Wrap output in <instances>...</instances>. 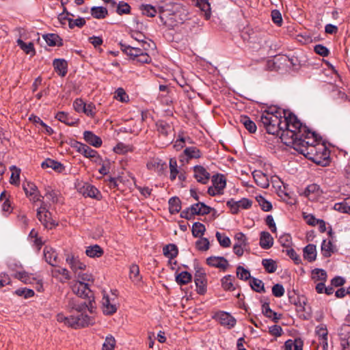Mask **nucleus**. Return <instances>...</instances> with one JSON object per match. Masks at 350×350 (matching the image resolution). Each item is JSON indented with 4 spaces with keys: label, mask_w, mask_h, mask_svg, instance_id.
<instances>
[{
    "label": "nucleus",
    "mask_w": 350,
    "mask_h": 350,
    "mask_svg": "<svg viewBox=\"0 0 350 350\" xmlns=\"http://www.w3.org/2000/svg\"><path fill=\"white\" fill-rule=\"evenodd\" d=\"M116 12L119 15L130 14L131 6L123 1H120L117 5Z\"/></svg>",
    "instance_id": "nucleus-52"
},
{
    "label": "nucleus",
    "mask_w": 350,
    "mask_h": 350,
    "mask_svg": "<svg viewBox=\"0 0 350 350\" xmlns=\"http://www.w3.org/2000/svg\"><path fill=\"white\" fill-rule=\"evenodd\" d=\"M169 167L170 171V179L172 181L175 180L177 176L181 183L186 180V172L184 169L178 167L177 161L175 158H171L170 159Z\"/></svg>",
    "instance_id": "nucleus-9"
},
{
    "label": "nucleus",
    "mask_w": 350,
    "mask_h": 350,
    "mask_svg": "<svg viewBox=\"0 0 350 350\" xmlns=\"http://www.w3.org/2000/svg\"><path fill=\"white\" fill-rule=\"evenodd\" d=\"M283 119V111L269 108L260 115V126L262 125L269 134L280 136Z\"/></svg>",
    "instance_id": "nucleus-4"
},
{
    "label": "nucleus",
    "mask_w": 350,
    "mask_h": 350,
    "mask_svg": "<svg viewBox=\"0 0 350 350\" xmlns=\"http://www.w3.org/2000/svg\"><path fill=\"white\" fill-rule=\"evenodd\" d=\"M15 278L21 280L25 283H31L32 280H34L35 278L32 276L31 274L26 271H18L15 273Z\"/></svg>",
    "instance_id": "nucleus-49"
},
{
    "label": "nucleus",
    "mask_w": 350,
    "mask_h": 350,
    "mask_svg": "<svg viewBox=\"0 0 350 350\" xmlns=\"http://www.w3.org/2000/svg\"><path fill=\"white\" fill-rule=\"evenodd\" d=\"M239 122L250 133H254L256 131V124L247 116H241L239 117Z\"/></svg>",
    "instance_id": "nucleus-31"
},
{
    "label": "nucleus",
    "mask_w": 350,
    "mask_h": 350,
    "mask_svg": "<svg viewBox=\"0 0 350 350\" xmlns=\"http://www.w3.org/2000/svg\"><path fill=\"white\" fill-rule=\"evenodd\" d=\"M115 345V338L111 335L107 336L103 345L102 350H114Z\"/></svg>",
    "instance_id": "nucleus-55"
},
{
    "label": "nucleus",
    "mask_w": 350,
    "mask_h": 350,
    "mask_svg": "<svg viewBox=\"0 0 350 350\" xmlns=\"http://www.w3.org/2000/svg\"><path fill=\"white\" fill-rule=\"evenodd\" d=\"M304 252V258L305 260L311 262L316 260L317 258V249L316 245L314 244H308L307 245L303 250Z\"/></svg>",
    "instance_id": "nucleus-24"
},
{
    "label": "nucleus",
    "mask_w": 350,
    "mask_h": 350,
    "mask_svg": "<svg viewBox=\"0 0 350 350\" xmlns=\"http://www.w3.org/2000/svg\"><path fill=\"white\" fill-rule=\"evenodd\" d=\"M195 284L198 294L203 295L206 291V275L202 269L197 270L195 274Z\"/></svg>",
    "instance_id": "nucleus-12"
},
{
    "label": "nucleus",
    "mask_w": 350,
    "mask_h": 350,
    "mask_svg": "<svg viewBox=\"0 0 350 350\" xmlns=\"http://www.w3.org/2000/svg\"><path fill=\"white\" fill-rule=\"evenodd\" d=\"M139 10L144 16L148 17H154L159 13V8H156L150 4H142L139 6Z\"/></svg>",
    "instance_id": "nucleus-30"
},
{
    "label": "nucleus",
    "mask_w": 350,
    "mask_h": 350,
    "mask_svg": "<svg viewBox=\"0 0 350 350\" xmlns=\"http://www.w3.org/2000/svg\"><path fill=\"white\" fill-rule=\"evenodd\" d=\"M130 278L134 282H139L141 280L139 276V268L137 265H132L130 267Z\"/></svg>",
    "instance_id": "nucleus-59"
},
{
    "label": "nucleus",
    "mask_w": 350,
    "mask_h": 350,
    "mask_svg": "<svg viewBox=\"0 0 350 350\" xmlns=\"http://www.w3.org/2000/svg\"><path fill=\"white\" fill-rule=\"evenodd\" d=\"M334 252V246L332 242L329 240H323L321 244V252L322 255L325 257L331 256L332 254Z\"/></svg>",
    "instance_id": "nucleus-37"
},
{
    "label": "nucleus",
    "mask_w": 350,
    "mask_h": 350,
    "mask_svg": "<svg viewBox=\"0 0 350 350\" xmlns=\"http://www.w3.org/2000/svg\"><path fill=\"white\" fill-rule=\"evenodd\" d=\"M92 301H90V302L87 304L86 301L79 302L75 299H69L67 304V309L71 314L65 316L63 313H59L57 315V321L74 329H79L93 325L94 323V318L84 314L83 313L87 309L90 312H92Z\"/></svg>",
    "instance_id": "nucleus-1"
},
{
    "label": "nucleus",
    "mask_w": 350,
    "mask_h": 350,
    "mask_svg": "<svg viewBox=\"0 0 350 350\" xmlns=\"http://www.w3.org/2000/svg\"><path fill=\"white\" fill-rule=\"evenodd\" d=\"M237 276L242 280H247L251 278L250 272L242 266L237 267Z\"/></svg>",
    "instance_id": "nucleus-54"
},
{
    "label": "nucleus",
    "mask_w": 350,
    "mask_h": 350,
    "mask_svg": "<svg viewBox=\"0 0 350 350\" xmlns=\"http://www.w3.org/2000/svg\"><path fill=\"white\" fill-rule=\"evenodd\" d=\"M209 241L206 238H202L196 242V247L200 251H206L209 249Z\"/></svg>",
    "instance_id": "nucleus-63"
},
{
    "label": "nucleus",
    "mask_w": 350,
    "mask_h": 350,
    "mask_svg": "<svg viewBox=\"0 0 350 350\" xmlns=\"http://www.w3.org/2000/svg\"><path fill=\"white\" fill-rule=\"evenodd\" d=\"M73 147L76 148L77 152L83 155V157L92 159V161L97 164L101 163L102 158L98 154V152L91 148L88 145L79 142H76Z\"/></svg>",
    "instance_id": "nucleus-8"
},
{
    "label": "nucleus",
    "mask_w": 350,
    "mask_h": 350,
    "mask_svg": "<svg viewBox=\"0 0 350 350\" xmlns=\"http://www.w3.org/2000/svg\"><path fill=\"white\" fill-rule=\"evenodd\" d=\"M272 294L275 297H281L284 295V288L283 287V286L280 284H276L275 285L273 286L272 287Z\"/></svg>",
    "instance_id": "nucleus-64"
},
{
    "label": "nucleus",
    "mask_w": 350,
    "mask_h": 350,
    "mask_svg": "<svg viewBox=\"0 0 350 350\" xmlns=\"http://www.w3.org/2000/svg\"><path fill=\"white\" fill-rule=\"evenodd\" d=\"M283 113L284 119L280 137L287 146H293L300 136L304 135L307 127L302 124L294 113L285 110H283Z\"/></svg>",
    "instance_id": "nucleus-3"
},
{
    "label": "nucleus",
    "mask_w": 350,
    "mask_h": 350,
    "mask_svg": "<svg viewBox=\"0 0 350 350\" xmlns=\"http://www.w3.org/2000/svg\"><path fill=\"white\" fill-rule=\"evenodd\" d=\"M83 139L90 145L98 148L102 145V139L100 137L96 135L93 132L85 131L83 132Z\"/></svg>",
    "instance_id": "nucleus-17"
},
{
    "label": "nucleus",
    "mask_w": 350,
    "mask_h": 350,
    "mask_svg": "<svg viewBox=\"0 0 350 350\" xmlns=\"http://www.w3.org/2000/svg\"><path fill=\"white\" fill-rule=\"evenodd\" d=\"M72 291L75 294H76L78 297L81 298H88L89 301H92L93 302L92 293L89 288L88 284L83 282H76L72 286Z\"/></svg>",
    "instance_id": "nucleus-10"
},
{
    "label": "nucleus",
    "mask_w": 350,
    "mask_h": 350,
    "mask_svg": "<svg viewBox=\"0 0 350 350\" xmlns=\"http://www.w3.org/2000/svg\"><path fill=\"white\" fill-rule=\"evenodd\" d=\"M53 65L58 75L64 77L68 72V63L64 59H55Z\"/></svg>",
    "instance_id": "nucleus-20"
},
{
    "label": "nucleus",
    "mask_w": 350,
    "mask_h": 350,
    "mask_svg": "<svg viewBox=\"0 0 350 350\" xmlns=\"http://www.w3.org/2000/svg\"><path fill=\"white\" fill-rule=\"evenodd\" d=\"M301 154L317 165L327 166L329 163L330 151L323 143H317L316 146H310L307 149H301Z\"/></svg>",
    "instance_id": "nucleus-5"
},
{
    "label": "nucleus",
    "mask_w": 350,
    "mask_h": 350,
    "mask_svg": "<svg viewBox=\"0 0 350 350\" xmlns=\"http://www.w3.org/2000/svg\"><path fill=\"white\" fill-rule=\"evenodd\" d=\"M320 193V187L317 184H311L304 190V194L309 200H314Z\"/></svg>",
    "instance_id": "nucleus-28"
},
{
    "label": "nucleus",
    "mask_w": 350,
    "mask_h": 350,
    "mask_svg": "<svg viewBox=\"0 0 350 350\" xmlns=\"http://www.w3.org/2000/svg\"><path fill=\"white\" fill-rule=\"evenodd\" d=\"M23 188L27 196L29 195H33L39 191L36 185L31 182L23 183Z\"/></svg>",
    "instance_id": "nucleus-51"
},
{
    "label": "nucleus",
    "mask_w": 350,
    "mask_h": 350,
    "mask_svg": "<svg viewBox=\"0 0 350 350\" xmlns=\"http://www.w3.org/2000/svg\"><path fill=\"white\" fill-rule=\"evenodd\" d=\"M318 141V136L314 132L310 131L307 128V131L304 132L303 137H299L292 146L293 148L301 154V149H307L310 146H316Z\"/></svg>",
    "instance_id": "nucleus-6"
},
{
    "label": "nucleus",
    "mask_w": 350,
    "mask_h": 350,
    "mask_svg": "<svg viewBox=\"0 0 350 350\" xmlns=\"http://www.w3.org/2000/svg\"><path fill=\"white\" fill-rule=\"evenodd\" d=\"M66 262L69 265L70 269L75 273L79 271H83L85 269L86 265L82 262L78 256L73 254H67L66 257Z\"/></svg>",
    "instance_id": "nucleus-11"
},
{
    "label": "nucleus",
    "mask_w": 350,
    "mask_h": 350,
    "mask_svg": "<svg viewBox=\"0 0 350 350\" xmlns=\"http://www.w3.org/2000/svg\"><path fill=\"white\" fill-rule=\"evenodd\" d=\"M262 265L265 270L269 273H274L277 269V265L272 259H263Z\"/></svg>",
    "instance_id": "nucleus-47"
},
{
    "label": "nucleus",
    "mask_w": 350,
    "mask_h": 350,
    "mask_svg": "<svg viewBox=\"0 0 350 350\" xmlns=\"http://www.w3.org/2000/svg\"><path fill=\"white\" fill-rule=\"evenodd\" d=\"M91 14L95 18L103 19L108 15V11L107 8L102 6L92 7L91 8Z\"/></svg>",
    "instance_id": "nucleus-39"
},
{
    "label": "nucleus",
    "mask_w": 350,
    "mask_h": 350,
    "mask_svg": "<svg viewBox=\"0 0 350 350\" xmlns=\"http://www.w3.org/2000/svg\"><path fill=\"white\" fill-rule=\"evenodd\" d=\"M47 44L51 46H60L63 45L62 39L55 33H49L43 36Z\"/></svg>",
    "instance_id": "nucleus-29"
},
{
    "label": "nucleus",
    "mask_w": 350,
    "mask_h": 350,
    "mask_svg": "<svg viewBox=\"0 0 350 350\" xmlns=\"http://www.w3.org/2000/svg\"><path fill=\"white\" fill-rule=\"evenodd\" d=\"M163 255L169 259H173L178 255V251L176 245L168 244L163 248Z\"/></svg>",
    "instance_id": "nucleus-35"
},
{
    "label": "nucleus",
    "mask_w": 350,
    "mask_h": 350,
    "mask_svg": "<svg viewBox=\"0 0 350 350\" xmlns=\"http://www.w3.org/2000/svg\"><path fill=\"white\" fill-rule=\"evenodd\" d=\"M80 192L85 197L98 200L101 196L100 192L93 185L85 183L80 188Z\"/></svg>",
    "instance_id": "nucleus-15"
},
{
    "label": "nucleus",
    "mask_w": 350,
    "mask_h": 350,
    "mask_svg": "<svg viewBox=\"0 0 350 350\" xmlns=\"http://www.w3.org/2000/svg\"><path fill=\"white\" fill-rule=\"evenodd\" d=\"M10 169L12 172L10 182L11 184H17L19 181L21 170L15 165H12Z\"/></svg>",
    "instance_id": "nucleus-58"
},
{
    "label": "nucleus",
    "mask_w": 350,
    "mask_h": 350,
    "mask_svg": "<svg viewBox=\"0 0 350 350\" xmlns=\"http://www.w3.org/2000/svg\"><path fill=\"white\" fill-rule=\"evenodd\" d=\"M157 131L160 134L167 136L171 131V126L167 123L160 122L157 124Z\"/></svg>",
    "instance_id": "nucleus-62"
},
{
    "label": "nucleus",
    "mask_w": 350,
    "mask_h": 350,
    "mask_svg": "<svg viewBox=\"0 0 350 350\" xmlns=\"http://www.w3.org/2000/svg\"><path fill=\"white\" fill-rule=\"evenodd\" d=\"M316 334L321 340L323 348L327 347V330L325 325H320L316 327Z\"/></svg>",
    "instance_id": "nucleus-36"
},
{
    "label": "nucleus",
    "mask_w": 350,
    "mask_h": 350,
    "mask_svg": "<svg viewBox=\"0 0 350 350\" xmlns=\"http://www.w3.org/2000/svg\"><path fill=\"white\" fill-rule=\"evenodd\" d=\"M262 314L267 318L271 319L274 322L277 323L281 319V314L273 311L268 303H264L262 305Z\"/></svg>",
    "instance_id": "nucleus-27"
},
{
    "label": "nucleus",
    "mask_w": 350,
    "mask_h": 350,
    "mask_svg": "<svg viewBox=\"0 0 350 350\" xmlns=\"http://www.w3.org/2000/svg\"><path fill=\"white\" fill-rule=\"evenodd\" d=\"M37 218L42 224L49 229H52L57 225V223L51 217V213L47 209V204L42 202L40 208L37 209Z\"/></svg>",
    "instance_id": "nucleus-7"
},
{
    "label": "nucleus",
    "mask_w": 350,
    "mask_h": 350,
    "mask_svg": "<svg viewBox=\"0 0 350 350\" xmlns=\"http://www.w3.org/2000/svg\"><path fill=\"white\" fill-rule=\"evenodd\" d=\"M208 265L217 268H219L225 271L229 266L228 261L221 256H210L206 259Z\"/></svg>",
    "instance_id": "nucleus-13"
},
{
    "label": "nucleus",
    "mask_w": 350,
    "mask_h": 350,
    "mask_svg": "<svg viewBox=\"0 0 350 350\" xmlns=\"http://www.w3.org/2000/svg\"><path fill=\"white\" fill-rule=\"evenodd\" d=\"M55 118L68 126L77 125L79 121V119H74L69 117L68 114L64 111H59L55 115Z\"/></svg>",
    "instance_id": "nucleus-25"
},
{
    "label": "nucleus",
    "mask_w": 350,
    "mask_h": 350,
    "mask_svg": "<svg viewBox=\"0 0 350 350\" xmlns=\"http://www.w3.org/2000/svg\"><path fill=\"white\" fill-rule=\"evenodd\" d=\"M212 183L214 187L219 189V190L221 191L226 185V180L223 174H217L213 176L212 177Z\"/></svg>",
    "instance_id": "nucleus-38"
},
{
    "label": "nucleus",
    "mask_w": 350,
    "mask_h": 350,
    "mask_svg": "<svg viewBox=\"0 0 350 350\" xmlns=\"http://www.w3.org/2000/svg\"><path fill=\"white\" fill-rule=\"evenodd\" d=\"M103 250L98 245L87 247L85 254L90 258H98L103 254Z\"/></svg>",
    "instance_id": "nucleus-33"
},
{
    "label": "nucleus",
    "mask_w": 350,
    "mask_h": 350,
    "mask_svg": "<svg viewBox=\"0 0 350 350\" xmlns=\"http://www.w3.org/2000/svg\"><path fill=\"white\" fill-rule=\"evenodd\" d=\"M127 50H129V51H126L127 55L133 61H135L136 59L144 52L143 49L137 47L127 48Z\"/></svg>",
    "instance_id": "nucleus-60"
},
{
    "label": "nucleus",
    "mask_w": 350,
    "mask_h": 350,
    "mask_svg": "<svg viewBox=\"0 0 350 350\" xmlns=\"http://www.w3.org/2000/svg\"><path fill=\"white\" fill-rule=\"evenodd\" d=\"M217 319L221 325L228 326L229 328L233 327L236 324L235 319L226 312L219 313Z\"/></svg>",
    "instance_id": "nucleus-22"
},
{
    "label": "nucleus",
    "mask_w": 350,
    "mask_h": 350,
    "mask_svg": "<svg viewBox=\"0 0 350 350\" xmlns=\"http://www.w3.org/2000/svg\"><path fill=\"white\" fill-rule=\"evenodd\" d=\"M312 278L316 280L325 282L327 280V273L322 269H314L312 271Z\"/></svg>",
    "instance_id": "nucleus-46"
},
{
    "label": "nucleus",
    "mask_w": 350,
    "mask_h": 350,
    "mask_svg": "<svg viewBox=\"0 0 350 350\" xmlns=\"http://www.w3.org/2000/svg\"><path fill=\"white\" fill-rule=\"evenodd\" d=\"M234 277L231 275H227L224 276L221 282V286L225 291H232L235 289V287L233 285Z\"/></svg>",
    "instance_id": "nucleus-42"
},
{
    "label": "nucleus",
    "mask_w": 350,
    "mask_h": 350,
    "mask_svg": "<svg viewBox=\"0 0 350 350\" xmlns=\"http://www.w3.org/2000/svg\"><path fill=\"white\" fill-rule=\"evenodd\" d=\"M113 151L117 154H124L133 151V147L130 145H126L122 142H119L113 148Z\"/></svg>",
    "instance_id": "nucleus-50"
},
{
    "label": "nucleus",
    "mask_w": 350,
    "mask_h": 350,
    "mask_svg": "<svg viewBox=\"0 0 350 350\" xmlns=\"http://www.w3.org/2000/svg\"><path fill=\"white\" fill-rule=\"evenodd\" d=\"M68 22L70 29H74L75 27L81 28L85 25V18L81 17H79L77 19L68 18Z\"/></svg>",
    "instance_id": "nucleus-53"
},
{
    "label": "nucleus",
    "mask_w": 350,
    "mask_h": 350,
    "mask_svg": "<svg viewBox=\"0 0 350 350\" xmlns=\"http://www.w3.org/2000/svg\"><path fill=\"white\" fill-rule=\"evenodd\" d=\"M192 276L188 271H182L176 276V282L180 285H185L191 281Z\"/></svg>",
    "instance_id": "nucleus-41"
},
{
    "label": "nucleus",
    "mask_w": 350,
    "mask_h": 350,
    "mask_svg": "<svg viewBox=\"0 0 350 350\" xmlns=\"http://www.w3.org/2000/svg\"><path fill=\"white\" fill-rule=\"evenodd\" d=\"M51 272L52 276L57 278L60 282L64 283L71 279L70 273L66 268L57 267L53 268Z\"/></svg>",
    "instance_id": "nucleus-14"
},
{
    "label": "nucleus",
    "mask_w": 350,
    "mask_h": 350,
    "mask_svg": "<svg viewBox=\"0 0 350 350\" xmlns=\"http://www.w3.org/2000/svg\"><path fill=\"white\" fill-rule=\"evenodd\" d=\"M29 119L30 121L39 124L40 126H42L45 129V133L49 135H51L54 133L53 129L46 125L38 116L31 115Z\"/></svg>",
    "instance_id": "nucleus-44"
},
{
    "label": "nucleus",
    "mask_w": 350,
    "mask_h": 350,
    "mask_svg": "<svg viewBox=\"0 0 350 350\" xmlns=\"http://www.w3.org/2000/svg\"><path fill=\"white\" fill-rule=\"evenodd\" d=\"M159 18L163 24L173 29L189 20V12L180 3L170 2L159 6Z\"/></svg>",
    "instance_id": "nucleus-2"
},
{
    "label": "nucleus",
    "mask_w": 350,
    "mask_h": 350,
    "mask_svg": "<svg viewBox=\"0 0 350 350\" xmlns=\"http://www.w3.org/2000/svg\"><path fill=\"white\" fill-rule=\"evenodd\" d=\"M102 305L103 312L105 314L111 315L115 313L117 310V308L115 304L111 302L110 299L105 293L103 295L102 299Z\"/></svg>",
    "instance_id": "nucleus-21"
},
{
    "label": "nucleus",
    "mask_w": 350,
    "mask_h": 350,
    "mask_svg": "<svg viewBox=\"0 0 350 350\" xmlns=\"http://www.w3.org/2000/svg\"><path fill=\"white\" fill-rule=\"evenodd\" d=\"M256 200L258 201L260 206L262 210L264 211H269L272 209V204L270 202L267 201L265 198L260 196L256 197Z\"/></svg>",
    "instance_id": "nucleus-57"
},
{
    "label": "nucleus",
    "mask_w": 350,
    "mask_h": 350,
    "mask_svg": "<svg viewBox=\"0 0 350 350\" xmlns=\"http://www.w3.org/2000/svg\"><path fill=\"white\" fill-rule=\"evenodd\" d=\"M16 42L26 54H31V53L33 55L35 54V49L32 42L25 43L21 39H18Z\"/></svg>",
    "instance_id": "nucleus-45"
},
{
    "label": "nucleus",
    "mask_w": 350,
    "mask_h": 350,
    "mask_svg": "<svg viewBox=\"0 0 350 350\" xmlns=\"http://www.w3.org/2000/svg\"><path fill=\"white\" fill-rule=\"evenodd\" d=\"M255 183L262 188L266 189L269 186V181L267 176L260 170H255L252 173Z\"/></svg>",
    "instance_id": "nucleus-19"
},
{
    "label": "nucleus",
    "mask_w": 350,
    "mask_h": 350,
    "mask_svg": "<svg viewBox=\"0 0 350 350\" xmlns=\"http://www.w3.org/2000/svg\"><path fill=\"white\" fill-rule=\"evenodd\" d=\"M216 238L219 243V245L223 247H228L230 245L231 241L229 237L222 236L220 232H216Z\"/></svg>",
    "instance_id": "nucleus-61"
},
{
    "label": "nucleus",
    "mask_w": 350,
    "mask_h": 350,
    "mask_svg": "<svg viewBox=\"0 0 350 350\" xmlns=\"http://www.w3.org/2000/svg\"><path fill=\"white\" fill-rule=\"evenodd\" d=\"M334 209L340 213L350 215V196L346 198L342 202L336 203Z\"/></svg>",
    "instance_id": "nucleus-34"
},
{
    "label": "nucleus",
    "mask_w": 350,
    "mask_h": 350,
    "mask_svg": "<svg viewBox=\"0 0 350 350\" xmlns=\"http://www.w3.org/2000/svg\"><path fill=\"white\" fill-rule=\"evenodd\" d=\"M206 231L205 226L200 222H195L192 226V235L194 237H201Z\"/></svg>",
    "instance_id": "nucleus-43"
},
{
    "label": "nucleus",
    "mask_w": 350,
    "mask_h": 350,
    "mask_svg": "<svg viewBox=\"0 0 350 350\" xmlns=\"http://www.w3.org/2000/svg\"><path fill=\"white\" fill-rule=\"evenodd\" d=\"M185 154L189 159H198L201 157V152L196 147H188L184 150Z\"/></svg>",
    "instance_id": "nucleus-48"
},
{
    "label": "nucleus",
    "mask_w": 350,
    "mask_h": 350,
    "mask_svg": "<svg viewBox=\"0 0 350 350\" xmlns=\"http://www.w3.org/2000/svg\"><path fill=\"white\" fill-rule=\"evenodd\" d=\"M44 256L45 260L51 266L57 267L58 263V256L55 250L50 247H45L44 249Z\"/></svg>",
    "instance_id": "nucleus-18"
},
{
    "label": "nucleus",
    "mask_w": 350,
    "mask_h": 350,
    "mask_svg": "<svg viewBox=\"0 0 350 350\" xmlns=\"http://www.w3.org/2000/svg\"><path fill=\"white\" fill-rule=\"evenodd\" d=\"M169 211L171 214H176L181 210V202L178 197H172L168 201Z\"/></svg>",
    "instance_id": "nucleus-32"
},
{
    "label": "nucleus",
    "mask_w": 350,
    "mask_h": 350,
    "mask_svg": "<svg viewBox=\"0 0 350 350\" xmlns=\"http://www.w3.org/2000/svg\"><path fill=\"white\" fill-rule=\"evenodd\" d=\"M41 166L42 168H51L57 172H62L64 170V166L61 163L51 159L44 160Z\"/></svg>",
    "instance_id": "nucleus-26"
},
{
    "label": "nucleus",
    "mask_w": 350,
    "mask_h": 350,
    "mask_svg": "<svg viewBox=\"0 0 350 350\" xmlns=\"http://www.w3.org/2000/svg\"><path fill=\"white\" fill-rule=\"evenodd\" d=\"M250 285L252 289L257 293H265V286L263 282L256 278H251Z\"/></svg>",
    "instance_id": "nucleus-40"
},
{
    "label": "nucleus",
    "mask_w": 350,
    "mask_h": 350,
    "mask_svg": "<svg viewBox=\"0 0 350 350\" xmlns=\"http://www.w3.org/2000/svg\"><path fill=\"white\" fill-rule=\"evenodd\" d=\"M197 5L202 11L204 12L206 18H208L211 15V7L209 3L206 0H200L198 1Z\"/></svg>",
    "instance_id": "nucleus-56"
},
{
    "label": "nucleus",
    "mask_w": 350,
    "mask_h": 350,
    "mask_svg": "<svg viewBox=\"0 0 350 350\" xmlns=\"http://www.w3.org/2000/svg\"><path fill=\"white\" fill-rule=\"evenodd\" d=\"M260 246L265 250L271 248L273 245V239L268 232H261L260 235Z\"/></svg>",
    "instance_id": "nucleus-23"
},
{
    "label": "nucleus",
    "mask_w": 350,
    "mask_h": 350,
    "mask_svg": "<svg viewBox=\"0 0 350 350\" xmlns=\"http://www.w3.org/2000/svg\"><path fill=\"white\" fill-rule=\"evenodd\" d=\"M194 177L198 182L202 184H206L209 178L210 174L206 170V169L201 165H196L193 168Z\"/></svg>",
    "instance_id": "nucleus-16"
}]
</instances>
